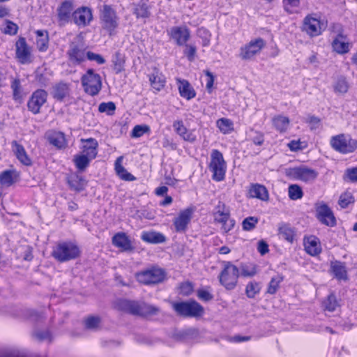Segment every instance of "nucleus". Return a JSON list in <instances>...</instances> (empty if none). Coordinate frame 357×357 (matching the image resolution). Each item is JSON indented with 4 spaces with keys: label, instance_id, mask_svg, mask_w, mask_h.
I'll return each instance as SVG.
<instances>
[{
    "label": "nucleus",
    "instance_id": "1",
    "mask_svg": "<svg viewBox=\"0 0 357 357\" xmlns=\"http://www.w3.org/2000/svg\"><path fill=\"white\" fill-rule=\"evenodd\" d=\"M114 305L119 310L141 317L155 315L160 312L158 307L144 302L119 299L115 302Z\"/></svg>",
    "mask_w": 357,
    "mask_h": 357
},
{
    "label": "nucleus",
    "instance_id": "2",
    "mask_svg": "<svg viewBox=\"0 0 357 357\" xmlns=\"http://www.w3.org/2000/svg\"><path fill=\"white\" fill-rule=\"evenodd\" d=\"M79 247L70 241L58 243L52 252V257L59 262H66L76 259L79 256Z\"/></svg>",
    "mask_w": 357,
    "mask_h": 357
},
{
    "label": "nucleus",
    "instance_id": "3",
    "mask_svg": "<svg viewBox=\"0 0 357 357\" xmlns=\"http://www.w3.org/2000/svg\"><path fill=\"white\" fill-rule=\"evenodd\" d=\"M330 146L336 152L349 154L357 149V139L352 138L349 134L341 133L331 137Z\"/></svg>",
    "mask_w": 357,
    "mask_h": 357
},
{
    "label": "nucleus",
    "instance_id": "4",
    "mask_svg": "<svg viewBox=\"0 0 357 357\" xmlns=\"http://www.w3.org/2000/svg\"><path fill=\"white\" fill-rule=\"evenodd\" d=\"M213 220L215 224L221 225L223 232L231 231L234 225V220L230 218V211L228 207L222 202H218L213 211Z\"/></svg>",
    "mask_w": 357,
    "mask_h": 357
},
{
    "label": "nucleus",
    "instance_id": "5",
    "mask_svg": "<svg viewBox=\"0 0 357 357\" xmlns=\"http://www.w3.org/2000/svg\"><path fill=\"white\" fill-rule=\"evenodd\" d=\"M208 169L213 173L212 178L214 181H222L225 179L227 164L220 151L217 149L211 151Z\"/></svg>",
    "mask_w": 357,
    "mask_h": 357
},
{
    "label": "nucleus",
    "instance_id": "6",
    "mask_svg": "<svg viewBox=\"0 0 357 357\" xmlns=\"http://www.w3.org/2000/svg\"><path fill=\"white\" fill-rule=\"evenodd\" d=\"M266 45V41L263 38H253L240 47L238 56L243 61L255 60L261 54Z\"/></svg>",
    "mask_w": 357,
    "mask_h": 357
},
{
    "label": "nucleus",
    "instance_id": "7",
    "mask_svg": "<svg viewBox=\"0 0 357 357\" xmlns=\"http://www.w3.org/2000/svg\"><path fill=\"white\" fill-rule=\"evenodd\" d=\"M172 307L178 315L185 317H199L204 313V307L193 300L174 303Z\"/></svg>",
    "mask_w": 357,
    "mask_h": 357
},
{
    "label": "nucleus",
    "instance_id": "8",
    "mask_svg": "<svg viewBox=\"0 0 357 357\" xmlns=\"http://www.w3.org/2000/svg\"><path fill=\"white\" fill-rule=\"evenodd\" d=\"M81 82L84 92L91 96L98 95L102 89L101 77L93 69L86 70L82 76Z\"/></svg>",
    "mask_w": 357,
    "mask_h": 357
},
{
    "label": "nucleus",
    "instance_id": "9",
    "mask_svg": "<svg viewBox=\"0 0 357 357\" xmlns=\"http://www.w3.org/2000/svg\"><path fill=\"white\" fill-rule=\"evenodd\" d=\"M166 273L164 269L152 266L136 274L137 280L144 284H155L164 281Z\"/></svg>",
    "mask_w": 357,
    "mask_h": 357
},
{
    "label": "nucleus",
    "instance_id": "10",
    "mask_svg": "<svg viewBox=\"0 0 357 357\" xmlns=\"http://www.w3.org/2000/svg\"><path fill=\"white\" fill-rule=\"evenodd\" d=\"M239 276L238 268L231 262L224 263V268L219 275L220 282L227 289H234L238 282Z\"/></svg>",
    "mask_w": 357,
    "mask_h": 357
},
{
    "label": "nucleus",
    "instance_id": "11",
    "mask_svg": "<svg viewBox=\"0 0 357 357\" xmlns=\"http://www.w3.org/2000/svg\"><path fill=\"white\" fill-rule=\"evenodd\" d=\"M326 27L327 23L317 17L316 14L307 15L303 20V31L310 37L321 35Z\"/></svg>",
    "mask_w": 357,
    "mask_h": 357
},
{
    "label": "nucleus",
    "instance_id": "12",
    "mask_svg": "<svg viewBox=\"0 0 357 357\" xmlns=\"http://www.w3.org/2000/svg\"><path fill=\"white\" fill-rule=\"evenodd\" d=\"M100 19L102 28L109 32V35L114 33L119 26V18L115 10L109 5H104L101 10Z\"/></svg>",
    "mask_w": 357,
    "mask_h": 357
},
{
    "label": "nucleus",
    "instance_id": "13",
    "mask_svg": "<svg viewBox=\"0 0 357 357\" xmlns=\"http://www.w3.org/2000/svg\"><path fill=\"white\" fill-rule=\"evenodd\" d=\"M286 175L292 179L308 182L314 181L318 173L313 169L302 166L286 169Z\"/></svg>",
    "mask_w": 357,
    "mask_h": 357
},
{
    "label": "nucleus",
    "instance_id": "14",
    "mask_svg": "<svg viewBox=\"0 0 357 357\" xmlns=\"http://www.w3.org/2000/svg\"><path fill=\"white\" fill-rule=\"evenodd\" d=\"M67 54L70 61L74 65L81 63L85 60L86 56L83 45L76 42L70 43Z\"/></svg>",
    "mask_w": 357,
    "mask_h": 357
},
{
    "label": "nucleus",
    "instance_id": "15",
    "mask_svg": "<svg viewBox=\"0 0 357 357\" xmlns=\"http://www.w3.org/2000/svg\"><path fill=\"white\" fill-rule=\"evenodd\" d=\"M47 93L45 91L38 89L31 95L27 106L33 114H36L40 112L41 107L46 102Z\"/></svg>",
    "mask_w": 357,
    "mask_h": 357
},
{
    "label": "nucleus",
    "instance_id": "16",
    "mask_svg": "<svg viewBox=\"0 0 357 357\" xmlns=\"http://www.w3.org/2000/svg\"><path fill=\"white\" fill-rule=\"evenodd\" d=\"M194 211L193 207H188L179 213L178 216L174 220V225L177 232L185 231L188 225L192 219Z\"/></svg>",
    "mask_w": 357,
    "mask_h": 357
},
{
    "label": "nucleus",
    "instance_id": "17",
    "mask_svg": "<svg viewBox=\"0 0 357 357\" xmlns=\"http://www.w3.org/2000/svg\"><path fill=\"white\" fill-rule=\"evenodd\" d=\"M16 57L22 64L31 62V48L28 46L24 38H20L15 44Z\"/></svg>",
    "mask_w": 357,
    "mask_h": 357
},
{
    "label": "nucleus",
    "instance_id": "18",
    "mask_svg": "<svg viewBox=\"0 0 357 357\" xmlns=\"http://www.w3.org/2000/svg\"><path fill=\"white\" fill-rule=\"evenodd\" d=\"M317 215L319 220L328 227H334L336 225L335 218L331 208L325 204H321L317 206Z\"/></svg>",
    "mask_w": 357,
    "mask_h": 357
},
{
    "label": "nucleus",
    "instance_id": "19",
    "mask_svg": "<svg viewBox=\"0 0 357 357\" xmlns=\"http://www.w3.org/2000/svg\"><path fill=\"white\" fill-rule=\"evenodd\" d=\"M168 34L179 46L185 45L190 37V30L185 26H173L169 31Z\"/></svg>",
    "mask_w": 357,
    "mask_h": 357
},
{
    "label": "nucleus",
    "instance_id": "20",
    "mask_svg": "<svg viewBox=\"0 0 357 357\" xmlns=\"http://www.w3.org/2000/svg\"><path fill=\"white\" fill-rule=\"evenodd\" d=\"M93 18L92 12L87 7H81L73 13L74 22L78 26H84L89 24Z\"/></svg>",
    "mask_w": 357,
    "mask_h": 357
},
{
    "label": "nucleus",
    "instance_id": "21",
    "mask_svg": "<svg viewBox=\"0 0 357 357\" xmlns=\"http://www.w3.org/2000/svg\"><path fill=\"white\" fill-rule=\"evenodd\" d=\"M176 82L179 94L182 98L190 100L196 96L195 90L188 80L176 77Z\"/></svg>",
    "mask_w": 357,
    "mask_h": 357
},
{
    "label": "nucleus",
    "instance_id": "22",
    "mask_svg": "<svg viewBox=\"0 0 357 357\" xmlns=\"http://www.w3.org/2000/svg\"><path fill=\"white\" fill-rule=\"evenodd\" d=\"M73 3L70 0H65L57 8L58 18L59 22L63 24L69 22L71 17H73Z\"/></svg>",
    "mask_w": 357,
    "mask_h": 357
},
{
    "label": "nucleus",
    "instance_id": "23",
    "mask_svg": "<svg viewBox=\"0 0 357 357\" xmlns=\"http://www.w3.org/2000/svg\"><path fill=\"white\" fill-rule=\"evenodd\" d=\"M83 145L82 146V153L80 154L85 155L91 159H94L97 155L98 142L93 138L86 139H82Z\"/></svg>",
    "mask_w": 357,
    "mask_h": 357
},
{
    "label": "nucleus",
    "instance_id": "24",
    "mask_svg": "<svg viewBox=\"0 0 357 357\" xmlns=\"http://www.w3.org/2000/svg\"><path fill=\"white\" fill-rule=\"evenodd\" d=\"M332 47L337 53L344 54L349 52L351 43L347 41L345 36L340 33L333 40Z\"/></svg>",
    "mask_w": 357,
    "mask_h": 357
},
{
    "label": "nucleus",
    "instance_id": "25",
    "mask_svg": "<svg viewBox=\"0 0 357 357\" xmlns=\"http://www.w3.org/2000/svg\"><path fill=\"white\" fill-rule=\"evenodd\" d=\"M173 128L176 132L185 141L193 142L196 140V136L192 131L188 130L181 120L176 121L173 123Z\"/></svg>",
    "mask_w": 357,
    "mask_h": 357
},
{
    "label": "nucleus",
    "instance_id": "26",
    "mask_svg": "<svg viewBox=\"0 0 357 357\" xmlns=\"http://www.w3.org/2000/svg\"><path fill=\"white\" fill-rule=\"evenodd\" d=\"M304 246L305 251L312 256H316L321 251L319 240L314 236L305 238Z\"/></svg>",
    "mask_w": 357,
    "mask_h": 357
},
{
    "label": "nucleus",
    "instance_id": "27",
    "mask_svg": "<svg viewBox=\"0 0 357 357\" xmlns=\"http://www.w3.org/2000/svg\"><path fill=\"white\" fill-rule=\"evenodd\" d=\"M123 156H119L114 162V169L116 175L122 180L128 181H133L136 178L129 173L126 169L122 165Z\"/></svg>",
    "mask_w": 357,
    "mask_h": 357
},
{
    "label": "nucleus",
    "instance_id": "28",
    "mask_svg": "<svg viewBox=\"0 0 357 357\" xmlns=\"http://www.w3.org/2000/svg\"><path fill=\"white\" fill-rule=\"evenodd\" d=\"M112 243L116 248L123 251H129L132 249L131 242L125 233H117L112 237Z\"/></svg>",
    "mask_w": 357,
    "mask_h": 357
},
{
    "label": "nucleus",
    "instance_id": "29",
    "mask_svg": "<svg viewBox=\"0 0 357 357\" xmlns=\"http://www.w3.org/2000/svg\"><path fill=\"white\" fill-rule=\"evenodd\" d=\"M49 142L58 149H63L67 146L65 135L61 132L51 131L47 133Z\"/></svg>",
    "mask_w": 357,
    "mask_h": 357
},
{
    "label": "nucleus",
    "instance_id": "30",
    "mask_svg": "<svg viewBox=\"0 0 357 357\" xmlns=\"http://www.w3.org/2000/svg\"><path fill=\"white\" fill-rule=\"evenodd\" d=\"M12 149L17 158L24 165L29 166L31 164V160L28 156L24 148L17 141H13L11 143Z\"/></svg>",
    "mask_w": 357,
    "mask_h": 357
},
{
    "label": "nucleus",
    "instance_id": "31",
    "mask_svg": "<svg viewBox=\"0 0 357 357\" xmlns=\"http://www.w3.org/2000/svg\"><path fill=\"white\" fill-rule=\"evenodd\" d=\"M149 82L153 90L160 91L165 87L166 79L162 73L155 70L149 75Z\"/></svg>",
    "mask_w": 357,
    "mask_h": 357
},
{
    "label": "nucleus",
    "instance_id": "32",
    "mask_svg": "<svg viewBox=\"0 0 357 357\" xmlns=\"http://www.w3.org/2000/svg\"><path fill=\"white\" fill-rule=\"evenodd\" d=\"M249 195L252 198H257L262 201L268 199V192L267 189L262 185H252L249 190Z\"/></svg>",
    "mask_w": 357,
    "mask_h": 357
},
{
    "label": "nucleus",
    "instance_id": "33",
    "mask_svg": "<svg viewBox=\"0 0 357 357\" xmlns=\"http://www.w3.org/2000/svg\"><path fill=\"white\" fill-rule=\"evenodd\" d=\"M141 238L149 243H161L166 240L162 234L156 231H144L142 234Z\"/></svg>",
    "mask_w": 357,
    "mask_h": 357
},
{
    "label": "nucleus",
    "instance_id": "34",
    "mask_svg": "<svg viewBox=\"0 0 357 357\" xmlns=\"http://www.w3.org/2000/svg\"><path fill=\"white\" fill-rule=\"evenodd\" d=\"M331 270L335 278L338 280H347V271L344 263L335 261L331 263Z\"/></svg>",
    "mask_w": 357,
    "mask_h": 357
},
{
    "label": "nucleus",
    "instance_id": "35",
    "mask_svg": "<svg viewBox=\"0 0 357 357\" xmlns=\"http://www.w3.org/2000/svg\"><path fill=\"white\" fill-rule=\"evenodd\" d=\"M36 34L37 36L36 38V45L38 48L39 51L45 52L48 48V33L47 31L45 30H37L36 31Z\"/></svg>",
    "mask_w": 357,
    "mask_h": 357
},
{
    "label": "nucleus",
    "instance_id": "36",
    "mask_svg": "<svg viewBox=\"0 0 357 357\" xmlns=\"http://www.w3.org/2000/svg\"><path fill=\"white\" fill-rule=\"evenodd\" d=\"M272 121L275 128L280 132H286L290 123L288 117L282 115L274 116Z\"/></svg>",
    "mask_w": 357,
    "mask_h": 357
},
{
    "label": "nucleus",
    "instance_id": "37",
    "mask_svg": "<svg viewBox=\"0 0 357 357\" xmlns=\"http://www.w3.org/2000/svg\"><path fill=\"white\" fill-rule=\"evenodd\" d=\"M280 237L288 242L293 243L296 237V231L289 225L283 224L279 227Z\"/></svg>",
    "mask_w": 357,
    "mask_h": 357
},
{
    "label": "nucleus",
    "instance_id": "38",
    "mask_svg": "<svg viewBox=\"0 0 357 357\" xmlns=\"http://www.w3.org/2000/svg\"><path fill=\"white\" fill-rule=\"evenodd\" d=\"M69 93L68 85L66 83H59L56 84L53 89V96L57 100H61Z\"/></svg>",
    "mask_w": 357,
    "mask_h": 357
},
{
    "label": "nucleus",
    "instance_id": "39",
    "mask_svg": "<svg viewBox=\"0 0 357 357\" xmlns=\"http://www.w3.org/2000/svg\"><path fill=\"white\" fill-rule=\"evenodd\" d=\"M91 160L92 159L82 154L75 155L73 159L76 168L80 172L84 171Z\"/></svg>",
    "mask_w": 357,
    "mask_h": 357
},
{
    "label": "nucleus",
    "instance_id": "40",
    "mask_svg": "<svg viewBox=\"0 0 357 357\" xmlns=\"http://www.w3.org/2000/svg\"><path fill=\"white\" fill-rule=\"evenodd\" d=\"M218 128L223 134H229L234 130V123L228 119L221 118L216 122Z\"/></svg>",
    "mask_w": 357,
    "mask_h": 357
},
{
    "label": "nucleus",
    "instance_id": "41",
    "mask_svg": "<svg viewBox=\"0 0 357 357\" xmlns=\"http://www.w3.org/2000/svg\"><path fill=\"white\" fill-rule=\"evenodd\" d=\"M134 13L138 18H147L150 16L149 6L146 3L141 1L135 6Z\"/></svg>",
    "mask_w": 357,
    "mask_h": 357
},
{
    "label": "nucleus",
    "instance_id": "42",
    "mask_svg": "<svg viewBox=\"0 0 357 357\" xmlns=\"http://www.w3.org/2000/svg\"><path fill=\"white\" fill-rule=\"evenodd\" d=\"M261 287L257 282H250L245 288V294L248 298H253L259 293Z\"/></svg>",
    "mask_w": 357,
    "mask_h": 357
},
{
    "label": "nucleus",
    "instance_id": "43",
    "mask_svg": "<svg viewBox=\"0 0 357 357\" xmlns=\"http://www.w3.org/2000/svg\"><path fill=\"white\" fill-rule=\"evenodd\" d=\"M33 337L38 341L51 342L52 340V335L48 329L35 331Z\"/></svg>",
    "mask_w": 357,
    "mask_h": 357
},
{
    "label": "nucleus",
    "instance_id": "44",
    "mask_svg": "<svg viewBox=\"0 0 357 357\" xmlns=\"http://www.w3.org/2000/svg\"><path fill=\"white\" fill-rule=\"evenodd\" d=\"M116 105L114 102L109 101L107 102H101L98 106V111L100 113H105L107 115H113L116 110Z\"/></svg>",
    "mask_w": 357,
    "mask_h": 357
},
{
    "label": "nucleus",
    "instance_id": "45",
    "mask_svg": "<svg viewBox=\"0 0 357 357\" xmlns=\"http://www.w3.org/2000/svg\"><path fill=\"white\" fill-rule=\"evenodd\" d=\"M283 278L280 275H276L271 280L267 289V293L269 294H274L276 293L279 288L280 284Z\"/></svg>",
    "mask_w": 357,
    "mask_h": 357
},
{
    "label": "nucleus",
    "instance_id": "46",
    "mask_svg": "<svg viewBox=\"0 0 357 357\" xmlns=\"http://www.w3.org/2000/svg\"><path fill=\"white\" fill-rule=\"evenodd\" d=\"M13 182V172L6 170L0 174V183L2 185L10 186Z\"/></svg>",
    "mask_w": 357,
    "mask_h": 357
},
{
    "label": "nucleus",
    "instance_id": "47",
    "mask_svg": "<svg viewBox=\"0 0 357 357\" xmlns=\"http://www.w3.org/2000/svg\"><path fill=\"white\" fill-rule=\"evenodd\" d=\"M112 63L114 65V70L116 73H121L123 70L125 61L120 53H115L112 57Z\"/></svg>",
    "mask_w": 357,
    "mask_h": 357
},
{
    "label": "nucleus",
    "instance_id": "48",
    "mask_svg": "<svg viewBox=\"0 0 357 357\" xmlns=\"http://www.w3.org/2000/svg\"><path fill=\"white\" fill-rule=\"evenodd\" d=\"M288 193L289 198L292 200H297L303 197L302 189L296 184L289 185Z\"/></svg>",
    "mask_w": 357,
    "mask_h": 357
},
{
    "label": "nucleus",
    "instance_id": "49",
    "mask_svg": "<svg viewBox=\"0 0 357 357\" xmlns=\"http://www.w3.org/2000/svg\"><path fill=\"white\" fill-rule=\"evenodd\" d=\"M349 89L348 83L345 78H339L334 85V90L336 93H345Z\"/></svg>",
    "mask_w": 357,
    "mask_h": 357
},
{
    "label": "nucleus",
    "instance_id": "50",
    "mask_svg": "<svg viewBox=\"0 0 357 357\" xmlns=\"http://www.w3.org/2000/svg\"><path fill=\"white\" fill-rule=\"evenodd\" d=\"M85 326L88 329H96L100 324V318L99 317L91 316L87 317L84 321Z\"/></svg>",
    "mask_w": 357,
    "mask_h": 357
},
{
    "label": "nucleus",
    "instance_id": "51",
    "mask_svg": "<svg viewBox=\"0 0 357 357\" xmlns=\"http://www.w3.org/2000/svg\"><path fill=\"white\" fill-rule=\"evenodd\" d=\"M197 48L195 45L192 44H185L184 55L188 61H193L196 57Z\"/></svg>",
    "mask_w": 357,
    "mask_h": 357
},
{
    "label": "nucleus",
    "instance_id": "52",
    "mask_svg": "<svg viewBox=\"0 0 357 357\" xmlns=\"http://www.w3.org/2000/svg\"><path fill=\"white\" fill-rule=\"evenodd\" d=\"M324 305H325V308L327 310H328L330 312L334 311L338 305L337 301V299H336L335 295L330 294L328 296L326 301L324 302Z\"/></svg>",
    "mask_w": 357,
    "mask_h": 357
},
{
    "label": "nucleus",
    "instance_id": "53",
    "mask_svg": "<svg viewBox=\"0 0 357 357\" xmlns=\"http://www.w3.org/2000/svg\"><path fill=\"white\" fill-rule=\"evenodd\" d=\"M149 130L150 128L146 125H137L133 128L131 135L132 137H139Z\"/></svg>",
    "mask_w": 357,
    "mask_h": 357
},
{
    "label": "nucleus",
    "instance_id": "54",
    "mask_svg": "<svg viewBox=\"0 0 357 357\" xmlns=\"http://www.w3.org/2000/svg\"><path fill=\"white\" fill-rule=\"evenodd\" d=\"M258 222V219L255 217L246 218L242 223L243 229L245 231L253 229Z\"/></svg>",
    "mask_w": 357,
    "mask_h": 357
},
{
    "label": "nucleus",
    "instance_id": "55",
    "mask_svg": "<svg viewBox=\"0 0 357 357\" xmlns=\"http://www.w3.org/2000/svg\"><path fill=\"white\" fill-rule=\"evenodd\" d=\"M354 202V198L350 192H344L339 199V204L342 208H346L349 204Z\"/></svg>",
    "mask_w": 357,
    "mask_h": 357
},
{
    "label": "nucleus",
    "instance_id": "56",
    "mask_svg": "<svg viewBox=\"0 0 357 357\" xmlns=\"http://www.w3.org/2000/svg\"><path fill=\"white\" fill-rule=\"evenodd\" d=\"M68 183L70 187L76 191H81L84 188V181L78 176L75 178H72Z\"/></svg>",
    "mask_w": 357,
    "mask_h": 357
},
{
    "label": "nucleus",
    "instance_id": "57",
    "mask_svg": "<svg viewBox=\"0 0 357 357\" xmlns=\"http://www.w3.org/2000/svg\"><path fill=\"white\" fill-rule=\"evenodd\" d=\"M18 26L16 24L10 21H6L3 27V32L9 35H15L17 32Z\"/></svg>",
    "mask_w": 357,
    "mask_h": 357
},
{
    "label": "nucleus",
    "instance_id": "58",
    "mask_svg": "<svg viewBox=\"0 0 357 357\" xmlns=\"http://www.w3.org/2000/svg\"><path fill=\"white\" fill-rule=\"evenodd\" d=\"M284 9L290 13L293 12V9L298 8L300 4V0H282Z\"/></svg>",
    "mask_w": 357,
    "mask_h": 357
},
{
    "label": "nucleus",
    "instance_id": "59",
    "mask_svg": "<svg viewBox=\"0 0 357 357\" xmlns=\"http://www.w3.org/2000/svg\"><path fill=\"white\" fill-rule=\"evenodd\" d=\"M204 73L207 77L206 88L207 91L209 93H211L212 92L215 77H214L213 75L212 74V73H211L208 70H205Z\"/></svg>",
    "mask_w": 357,
    "mask_h": 357
},
{
    "label": "nucleus",
    "instance_id": "60",
    "mask_svg": "<svg viewBox=\"0 0 357 357\" xmlns=\"http://www.w3.org/2000/svg\"><path fill=\"white\" fill-rule=\"evenodd\" d=\"M180 294L184 296L190 295L193 291V286L192 283L189 282H183L181 284L180 287Z\"/></svg>",
    "mask_w": 357,
    "mask_h": 357
},
{
    "label": "nucleus",
    "instance_id": "61",
    "mask_svg": "<svg viewBox=\"0 0 357 357\" xmlns=\"http://www.w3.org/2000/svg\"><path fill=\"white\" fill-rule=\"evenodd\" d=\"M198 35L203 38L202 45L208 46L210 43V33L204 28H200L198 30Z\"/></svg>",
    "mask_w": 357,
    "mask_h": 357
},
{
    "label": "nucleus",
    "instance_id": "62",
    "mask_svg": "<svg viewBox=\"0 0 357 357\" xmlns=\"http://www.w3.org/2000/svg\"><path fill=\"white\" fill-rule=\"evenodd\" d=\"M86 57L89 60L95 61L98 64H103L105 63V59L101 55L91 52H88L86 53Z\"/></svg>",
    "mask_w": 357,
    "mask_h": 357
},
{
    "label": "nucleus",
    "instance_id": "63",
    "mask_svg": "<svg viewBox=\"0 0 357 357\" xmlns=\"http://www.w3.org/2000/svg\"><path fill=\"white\" fill-rule=\"evenodd\" d=\"M197 296L198 298L204 301H209L213 299V295L206 290L204 289H199L197 291Z\"/></svg>",
    "mask_w": 357,
    "mask_h": 357
},
{
    "label": "nucleus",
    "instance_id": "64",
    "mask_svg": "<svg viewBox=\"0 0 357 357\" xmlns=\"http://www.w3.org/2000/svg\"><path fill=\"white\" fill-rule=\"evenodd\" d=\"M345 175L351 182H357V167L348 169L345 172Z\"/></svg>",
    "mask_w": 357,
    "mask_h": 357
}]
</instances>
